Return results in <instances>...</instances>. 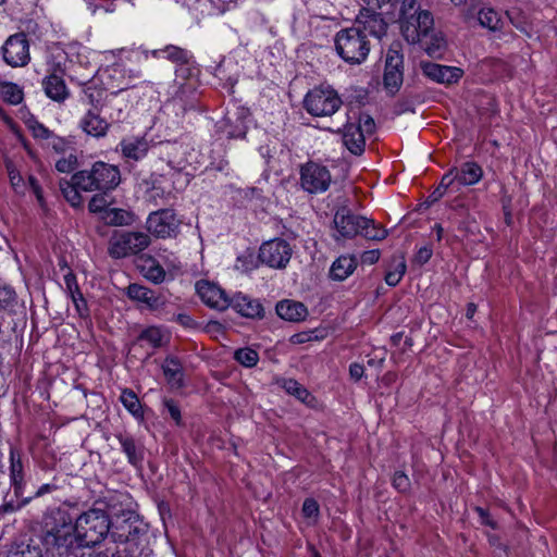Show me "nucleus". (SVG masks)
Instances as JSON below:
<instances>
[{
  "mask_svg": "<svg viewBox=\"0 0 557 557\" xmlns=\"http://www.w3.org/2000/svg\"><path fill=\"white\" fill-rule=\"evenodd\" d=\"M275 309L280 318L290 322L302 321L308 314L304 304L293 300H282L276 305Z\"/></svg>",
  "mask_w": 557,
  "mask_h": 557,
  "instance_id": "27",
  "label": "nucleus"
},
{
  "mask_svg": "<svg viewBox=\"0 0 557 557\" xmlns=\"http://www.w3.org/2000/svg\"><path fill=\"white\" fill-rule=\"evenodd\" d=\"M343 143L354 154L359 156L364 151L366 139L360 125L347 123L343 129Z\"/></svg>",
  "mask_w": 557,
  "mask_h": 557,
  "instance_id": "23",
  "label": "nucleus"
},
{
  "mask_svg": "<svg viewBox=\"0 0 557 557\" xmlns=\"http://www.w3.org/2000/svg\"><path fill=\"white\" fill-rule=\"evenodd\" d=\"M483 177V169L473 161H467L459 168H454L447 172L441 180L440 186L433 193L435 199L450 187L455 186H472L478 184Z\"/></svg>",
  "mask_w": 557,
  "mask_h": 557,
  "instance_id": "7",
  "label": "nucleus"
},
{
  "mask_svg": "<svg viewBox=\"0 0 557 557\" xmlns=\"http://www.w3.org/2000/svg\"><path fill=\"white\" fill-rule=\"evenodd\" d=\"M88 209L92 213H103L104 215L106 210H108L109 208H107L106 199L102 196L96 195L90 199L88 203Z\"/></svg>",
  "mask_w": 557,
  "mask_h": 557,
  "instance_id": "51",
  "label": "nucleus"
},
{
  "mask_svg": "<svg viewBox=\"0 0 557 557\" xmlns=\"http://www.w3.org/2000/svg\"><path fill=\"white\" fill-rule=\"evenodd\" d=\"M100 96V92L96 91L87 90L85 92V102L88 108L78 122L79 128L86 135L95 138L104 137L110 129V122L107 115H102L104 104Z\"/></svg>",
  "mask_w": 557,
  "mask_h": 557,
  "instance_id": "6",
  "label": "nucleus"
},
{
  "mask_svg": "<svg viewBox=\"0 0 557 557\" xmlns=\"http://www.w3.org/2000/svg\"><path fill=\"white\" fill-rule=\"evenodd\" d=\"M357 23L362 25V33H368L371 36L381 38L385 35L387 24L376 11L362 10L357 16Z\"/></svg>",
  "mask_w": 557,
  "mask_h": 557,
  "instance_id": "21",
  "label": "nucleus"
},
{
  "mask_svg": "<svg viewBox=\"0 0 557 557\" xmlns=\"http://www.w3.org/2000/svg\"><path fill=\"white\" fill-rule=\"evenodd\" d=\"M64 284L69 296L77 295L81 293L76 276L71 271L64 275Z\"/></svg>",
  "mask_w": 557,
  "mask_h": 557,
  "instance_id": "53",
  "label": "nucleus"
},
{
  "mask_svg": "<svg viewBox=\"0 0 557 557\" xmlns=\"http://www.w3.org/2000/svg\"><path fill=\"white\" fill-rule=\"evenodd\" d=\"M380 259V251L379 250H369L364 251L361 255V262L366 264H374Z\"/></svg>",
  "mask_w": 557,
  "mask_h": 557,
  "instance_id": "58",
  "label": "nucleus"
},
{
  "mask_svg": "<svg viewBox=\"0 0 557 557\" xmlns=\"http://www.w3.org/2000/svg\"><path fill=\"white\" fill-rule=\"evenodd\" d=\"M433 24L432 14L426 10H421L410 16H406L401 30L408 42L416 44L429 35L433 28Z\"/></svg>",
  "mask_w": 557,
  "mask_h": 557,
  "instance_id": "14",
  "label": "nucleus"
},
{
  "mask_svg": "<svg viewBox=\"0 0 557 557\" xmlns=\"http://www.w3.org/2000/svg\"><path fill=\"white\" fill-rule=\"evenodd\" d=\"M475 511L478 512V515L480 517V522L482 524L488 525L492 529L497 528L496 522L490 517V513L485 509H483L481 507H476Z\"/></svg>",
  "mask_w": 557,
  "mask_h": 557,
  "instance_id": "57",
  "label": "nucleus"
},
{
  "mask_svg": "<svg viewBox=\"0 0 557 557\" xmlns=\"http://www.w3.org/2000/svg\"><path fill=\"white\" fill-rule=\"evenodd\" d=\"M478 20L481 26L495 32L500 28L502 20L499 14L492 8H483L479 11Z\"/></svg>",
  "mask_w": 557,
  "mask_h": 557,
  "instance_id": "38",
  "label": "nucleus"
},
{
  "mask_svg": "<svg viewBox=\"0 0 557 557\" xmlns=\"http://www.w3.org/2000/svg\"><path fill=\"white\" fill-rule=\"evenodd\" d=\"M116 438L120 443L122 451L127 458V461L134 467L140 466L144 460L143 445L137 443V441L128 434L120 433L116 435Z\"/></svg>",
  "mask_w": 557,
  "mask_h": 557,
  "instance_id": "25",
  "label": "nucleus"
},
{
  "mask_svg": "<svg viewBox=\"0 0 557 557\" xmlns=\"http://www.w3.org/2000/svg\"><path fill=\"white\" fill-rule=\"evenodd\" d=\"M511 23L521 33H523L528 37H531V28L527 22H517L516 20L511 18Z\"/></svg>",
  "mask_w": 557,
  "mask_h": 557,
  "instance_id": "62",
  "label": "nucleus"
},
{
  "mask_svg": "<svg viewBox=\"0 0 557 557\" xmlns=\"http://www.w3.org/2000/svg\"><path fill=\"white\" fill-rule=\"evenodd\" d=\"M7 557H49V555L41 544V537H39L12 544Z\"/></svg>",
  "mask_w": 557,
  "mask_h": 557,
  "instance_id": "22",
  "label": "nucleus"
},
{
  "mask_svg": "<svg viewBox=\"0 0 557 557\" xmlns=\"http://www.w3.org/2000/svg\"><path fill=\"white\" fill-rule=\"evenodd\" d=\"M159 259L168 267L169 270H176L180 268V261L177 257L172 252H163L158 253Z\"/></svg>",
  "mask_w": 557,
  "mask_h": 557,
  "instance_id": "54",
  "label": "nucleus"
},
{
  "mask_svg": "<svg viewBox=\"0 0 557 557\" xmlns=\"http://www.w3.org/2000/svg\"><path fill=\"white\" fill-rule=\"evenodd\" d=\"M355 125L361 126V129L363 131V135L372 134L375 128L374 120L368 114L360 115L358 119V122L355 123Z\"/></svg>",
  "mask_w": 557,
  "mask_h": 557,
  "instance_id": "55",
  "label": "nucleus"
},
{
  "mask_svg": "<svg viewBox=\"0 0 557 557\" xmlns=\"http://www.w3.org/2000/svg\"><path fill=\"white\" fill-rule=\"evenodd\" d=\"M422 71L425 76L441 84L456 83L462 75V71L458 67L432 62L423 63Z\"/></svg>",
  "mask_w": 557,
  "mask_h": 557,
  "instance_id": "18",
  "label": "nucleus"
},
{
  "mask_svg": "<svg viewBox=\"0 0 557 557\" xmlns=\"http://www.w3.org/2000/svg\"><path fill=\"white\" fill-rule=\"evenodd\" d=\"M42 87L47 97L53 101H64L69 96V91L63 78L55 74H51L44 78Z\"/></svg>",
  "mask_w": 557,
  "mask_h": 557,
  "instance_id": "30",
  "label": "nucleus"
},
{
  "mask_svg": "<svg viewBox=\"0 0 557 557\" xmlns=\"http://www.w3.org/2000/svg\"><path fill=\"white\" fill-rule=\"evenodd\" d=\"M110 97L111 98H109V96H107V98L104 99V101H102V103L104 104V109L108 107L111 109V112H109L107 114V119L109 120L110 125H111L113 123L122 122L125 119V107L126 106L124 103H120L119 101H115L116 96H110Z\"/></svg>",
  "mask_w": 557,
  "mask_h": 557,
  "instance_id": "40",
  "label": "nucleus"
},
{
  "mask_svg": "<svg viewBox=\"0 0 557 557\" xmlns=\"http://www.w3.org/2000/svg\"><path fill=\"white\" fill-rule=\"evenodd\" d=\"M148 54L154 59L163 58L176 64H188L193 59L190 51L174 45H168L164 48L154 49L149 52L147 51L146 58H148Z\"/></svg>",
  "mask_w": 557,
  "mask_h": 557,
  "instance_id": "24",
  "label": "nucleus"
},
{
  "mask_svg": "<svg viewBox=\"0 0 557 557\" xmlns=\"http://www.w3.org/2000/svg\"><path fill=\"white\" fill-rule=\"evenodd\" d=\"M127 296L133 300L144 302L151 309L159 306V298L148 287L139 284H131L127 287Z\"/></svg>",
  "mask_w": 557,
  "mask_h": 557,
  "instance_id": "31",
  "label": "nucleus"
},
{
  "mask_svg": "<svg viewBox=\"0 0 557 557\" xmlns=\"http://www.w3.org/2000/svg\"><path fill=\"white\" fill-rule=\"evenodd\" d=\"M139 339L148 343L152 348H159L166 343L168 334L160 327L150 326L141 332Z\"/></svg>",
  "mask_w": 557,
  "mask_h": 557,
  "instance_id": "36",
  "label": "nucleus"
},
{
  "mask_svg": "<svg viewBox=\"0 0 557 557\" xmlns=\"http://www.w3.org/2000/svg\"><path fill=\"white\" fill-rule=\"evenodd\" d=\"M20 117L32 132L35 138L48 139L52 136V133L26 109L20 110Z\"/></svg>",
  "mask_w": 557,
  "mask_h": 557,
  "instance_id": "34",
  "label": "nucleus"
},
{
  "mask_svg": "<svg viewBox=\"0 0 557 557\" xmlns=\"http://www.w3.org/2000/svg\"><path fill=\"white\" fill-rule=\"evenodd\" d=\"M293 255L290 244L283 238L264 242L259 248L258 258L262 264L272 269H285Z\"/></svg>",
  "mask_w": 557,
  "mask_h": 557,
  "instance_id": "11",
  "label": "nucleus"
},
{
  "mask_svg": "<svg viewBox=\"0 0 557 557\" xmlns=\"http://www.w3.org/2000/svg\"><path fill=\"white\" fill-rule=\"evenodd\" d=\"M70 298L75 307L77 314L81 318L87 317L88 308H87V302H86L85 298L83 297V294L78 293L77 295L70 296Z\"/></svg>",
  "mask_w": 557,
  "mask_h": 557,
  "instance_id": "50",
  "label": "nucleus"
},
{
  "mask_svg": "<svg viewBox=\"0 0 557 557\" xmlns=\"http://www.w3.org/2000/svg\"><path fill=\"white\" fill-rule=\"evenodd\" d=\"M73 181L82 191L107 193L117 187L121 174L117 166L98 161L90 169L76 172Z\"/></svg>",
  "mask_w": 557,
  "mask_h": 557,
  "instance_id": "2",
  "label": "nucleus"
},
{
  "mask_svg": "<svg viewBox=\"0 0 557 557\" xmlns=\"http://www.w3.org/2000/svg\"><path fill=\"white\" fill-rule=\"evenodd\" d=\"M319 511V505L313 498L305 499L302 504V515L305 518L317 521Z\"/></svg>",
  "mask_w": 557,
  "mask_h": 557,
  "instance_id": "48",
  "label": "nucleus"
},
{
  "mask_svg": "<svg viewBox=\"0 0 557 557\" xmlns=\"http://www.w3.org/2000/svg\"><path fill=\"white\" fill-rule=\"evenodd\" d=\"M123 407L137 420L144 419V409L138 396L129 388H123L120 395Z\"/></svg>",
  "mask_w": 557,
  "mask_h": 557,
  "instance_id": "33",
  "label": "nucleus"
},
{
  "mask_svg": "<svg viewBox=\"0 0 557 557\" xmlns=\"http://www.w3.org/2000/svg\"><path fill=\"white\" fill-rule=\"evenodd\" d=\"M163 374L172 388H181L184 385V371L180 360L175 357L165 358L162 364Z\"/></svg>",
  "mask_w": 557,
  "mask_h": 557,
  "instance_id": "29",
  "label": "nucleus"
},
{
  "mask_svg": "<svg viewBox=\"0 0 557 557\" xmlns=\"http://www.w3.org/2000/svg\"><path fill=\"white\" fill-rule=\"evenodd\" d=\"M0 91L3 100L10 104L21 103L24 97L22 88L14 83L2 84L0 86Z\"/></svg>",
  "mask_w": 557,
  "mask_h": 557,
  "instance_id": "43",
  "label": "nucleus"
},
{
  "mask_svg": "<svg viewBox=\"0 0 557 557\" xmlns=\"http://www.w3.org/2000/svg\"><path fill=\"white\" fill-rule=\"evenodd\" d=\"M77 165V158L74 154L62 157L55 162V169L61 173H71Z\"/></svg>",
  "mask_w": 557,
  "mask_h": 557,
  "instance_id": "47",
  "label": "nucleus"
},
{
  "mask_svg": "<svg viewBox=\"0 0 557 557\" xmlns=\"http://www.w3.org/2000/svg\"><path fill=\"white\" fill-rule=\"evenodd\" d=\"M120 149L125 158L138 161L147 154L149 144L144 137H128L120 143Z\"/></svg>",
  "mask_w": 557,
  "mask_h": 557,
  "instance_id": "26",
  "label": "nucleus"
},
{
  "mask_svg": "<svg viewBox=\"0 0 557 557\" xmlns=\"http://www.w3.org/2000/svg\"><path fill=\"white\" fill-rule=\"evenodd\" d=\"M10 476L17 492L23 484V463L20 455L13 449L10 451Z\"/></svg>",
  "mask_w": 557,
  "mask_h": 557,
  "instance_id": "37",
  "label": "nucleus"
},
{
  "mask_svg": "<svg viewBox=\"0 0 557 557\" xmlns=\"http://www.w3.org/2000/svg\"><path fill=\"white\" fill-rule=\"evenodd\" d=\"M383 83L389 94L398 91L403 84V55L396 46L387 51Z\"/></svg>",
  "mask_w": 557,
  "mask_h": 557,
  "instance_id": "16",
  "label": "nucleus"
},
{
  "mask_svg": "<svg viewBox=\"0 0 557 557\" xmlns=\"http://www.w3.org/2000/svg\"><path fill=\"white\" fill-rule=\"evenodd\" d=\"M137 533V528H133L132 524L124 520L120 527H115L114 530L111 531V536L114 542H128L134 539V535Z\"/></svg>",
  "mask_w": 557,
  "mask_h": 557,
  "instance_id": "44",
  "label": "nucleus"
},
{
  "mask_svg": "<svg viewBox=\"0 0 557 557\" xmlns=\"http://www.w3.org/2000/svg\"><path fill=\"white\" fill-rule=\"evenodd\" d=\"M74 524L84 548L99 544L111 529L109 516L101 509H89L83 512Z\"/></svg>",
  "mask_w": 557,
  "mask_h": 557,
  "instance_id": "5",
  "label": "nucleus"
},
{
  "mask_svg": "<svg viewBox=\"0 0 557 557\" xmlns=\"http://www.w3.org/2000/svg\"><path fill=\"white\" fill-rule=\"evenodd\" d=\"M60 189L64 196V198L71 203L73 207H79L83 203V198L79 194L82 190L73 181H62L60 182Z\"/></svg>",
  "mask_w": 557,
  "mask_h": 557,
  "instance_id": "39",
  "label": "nucleus"
},
{
  "mask_svg": "<svg viewBox=\"0 0 557 557\" xmlns=\"http://www.w3.org/2000/svg\"><path fill=\"white\" fill-rule=\"evenodd\" d=\"M55 488L54 485H51V484H42L35 493V496L36 497H39V496H42L47 493H50L51 491H53Z\"/></svg>",
  "mask_w": 557,
  "mask_h": 557,
  "instance_id": "64",
  "label": "nucleus"
},
{
  "mask_svg": "<svg viewBox=\"0 0 557 557\" xmlns=\"http://www.w3.org/2000/svg\"><path fill=\"white\" fill-rule=\"evenodd\" d=\"M3 61L11 67H23L30 61L29 41L25 33L7 38L0 49Z\"/></svg>",
  "mask_w": 557,
  "mask_h": 557,
  "instance_id": "12",
  "label": "nucleus"
},
{
  "mask_svg": "<svg viewBox=\"0 0 557 557\" xmlns=\"http://www.w3.org/2000/svg\"><path fill=\"white\" fill-rule=\"evenodd\" d=\"M102 218L108 224L116 226L131 225L135 221V215L132 212L117 208L106 210V214Z\"/></svg>",
  "mask_w": 557,
  "mask_h": 557,
  "instance_id": "35",
  "label": "nucleus"
},
{
  "mask_svg": "<svg viewBox=\"0 0 557 557\" xmlns=\"http://www.w3.org/2000/svg\"><path fill=\"white\" fill-rule=\"evenodd\" d=\"M393 485L396 490L404 493L410 488V480L406 473L397 471L393 478Z\"/></svg>",
  "mask_w": 557,
  "mask_h": 557,
  "instance_id": "49",
  "label": "nucleus"
},
{
  "mask_svg": "<svg viewBox=\"0 0 557 557\" xmlns=\"http://www.w3.org/2000/svg\"><path fill=\"white\" fill-rule=\"evenodd\" d=\"M283 387L289 395L295 396L297 399L305 404H310L311 400L313 399L311 394L296 380H285L283 383Z\"/></svg>",
  "mask_w": 557,
  "mask_h": 557,
  "instance_id": "42",
  "label": "nucleus"
},
{
  "mask_svg": "<svg viewBox=\"0 0 557 557\" xmlns=\"http://www.w3.org/2000/svg\"><path fill=\"white\" fill-rule=\"evenodd\" d=\"M7 170L10 178V183L13 189L18 194H24L29 188L36 196L40 206H44V198L41 188L34 176H29L28 181L25 182L20 172L15 169L12 162H7Z\"/></svg>",
  "mask_w": 557,
  "mask_h": 557,
  "instance_id": "19",
  "label": "nucleus"
},
{
  "mask_svg": "<svg viewBox=\"0 0 557 557\" xmlns=\"http://www.w3.org/2000/svg\"><path fill=\"white\" fill-rule=\"evenodd\" d=\"M237 362L247 368H252L258 363L259 355L251 348H240L234 354Z\"/></svg>",
  "mask_w": 557,
  "mask_h": 557,
  "instance_id": "45",
  "label": "nucleus"
},
{
  "mask_svg": "<svg viewBox=\"0 0 557 557\" xmlns=\"http://www.w3.org/2000/svg\"><path fill=\"white\" fill-rule=\"evenodd\" d=\"M150 244V237L144 232L115 233L109 243V255L121 259L145 250Z\"/></svg>",
  "mask_w": 557,
  "mask_h": 557,
  "instance_id": "9",
  "label": "nucleus"
},
{
  "mask_svg": "<svg viewBox=\"0 0 557 557\" xmlns=\"http://www.w3.org/2000/svg\"><path fill=\"white\" fill-rule=\"evenodd\" d=\"M304 106L313 116H330L341 108L342 99L333 88L318 87L306 95Z\"/></svg>",
  "mask_w": 557,
  "mask_h": 557,
  "instance_id": "8",
  "label": "nucleus"
},
{
  "mask_svg": "<svg viewBox=\"0 0 557 557\" xmlns=\"http://www.w3.org/2000/svg\"><path fill=\"white\" fill-rule=\"evenodd\" d=\"M357 268V259L351 255L339 256L331 265L330 277L333 281H345Z\"/></svg>",
  "mask_w": 557,
  "mask_h": 557,
  "instance_id": "28",
  "label": "nucleus"
},
{
  "mask_svg": "<svg viewBox=\"0 0 557 557\" xmlns=\"http://www.w3.org/2000/svg\"><path fill=\"white\" fill-rule=\"evenodd\" d=\"M335 49L345 62L360 64L367 59L370 46L366 34L360 28L350 27L336 34Z\"/></svg>",
  "mask_w": 557,
  "mask_h": 557,
  "instance_id": "4",
  "label": "nucleus"
},
{
  "mask_svg": "<svg viewBox=\"0 0 557 557\" xmlns=\"http://www.w3.org/2000/svg\"><path fill=\"white\" fill-rule=\"evenodd\" d=\"M336 230L335 238H352L361 235L368 239L382 240L386 237V231L377 227L372 220L352 214L348 209L342 208L334 216Z\"/></svg>",
  "mask_w": 557,
  "mask_h": 557,
  "instance_id": "3",
  "label": "nucleus"
},
{
  "mask_svg": "<svg viewBox=\"0 0 557 557\" xmlns=\"http://www.w3.org/2000/svg\"><path fill=\"white\" fill-rule=\"evenodd\" d=\"M312 338H313L312 332H301V333L294 334L290 337V342L293 344H304V343L310 342Z\"/></svg>",
  "mask_w": 557,
  "mask_h": 557,
  "instance_id": "60",
  "label": "nucleus"
},
{
  "mask_svg": "<svg viewBox=\"0 0 557 557\" xmlns=\"http://www.w3.org/2000/svg\"><path fill=\"white\" fill-rule=\"evenodd\" d=\"M196 292L202 302L216 310H225L230 307V298L225 290L213 282L201 280L196 283Z\"/></svg>",
  "mask_w": 557,
  "mask_h": 557,
  "instance_id": "17",
  "label": "nucleus"
},
{
  "mask_svg": "<svg viewBox=\"0 0 557 557\" xmlns=\"http://www.w3.org/2000/svg\"><path fill=\"white\" fill-rule=\"evenodd\" d=\"M406 262L403 257L393 260L391 269L385 274V283L389 286H396L406 272Z\"/></svg>",
  "mask_w": 557,
  "mask_h": 557,
  "instance_id": "41",
  "label": "nucleus"
},
{
  "mask_svg": "<svg viewBox=\"0 0 557 557\" xmlns=\"http://www.w3.org/2000/svg\"><path fill=\"white\" fill-rule=\"evenodd\" d=\"M432 255H433L432 247L423 246V247L419 248V250L416 252L413 261L420 265L425 264L431 259Z\"/></svg>",
  "mask_w": 557,
  "mask_h": 557,
  "instance_id": "56",
  "label": "nucleus"
},
{
  "mask_svg": "<svg viewBox=\"0 0 557 557\" xmlns=\"http://www.w3.org/2000/svg\"><path fill=\"white\" fill-rule=\"evenodd\" d=\"M366 8L363 10L376 11L384 4L388 3L389 0H360Z\"/></svg>",
  "mask_w": 557,
  "mask_h": 557,
  "instance_id": "59",
  "label": "nucleus"
},
{
  "mask_svg": "<svg viewBox=\"0 0 557 557\" xmlns=\"http://www.w3.org/2000/svg\"><path fill=\"white\" fill-rule=\"evenodd\" d=\"M140 270L143 275L154 284H160L165 280V270L154 258H143Z\"/></svg>",
  "mask_w": 557,
  "mask_h": 557,
  "instance_id": "32",
  "label": "nucleus"
},
{
  "mask_svg": "<svg viewBox=\"0 0 557 557\" xmlns=\"http://www.w3.org/2000/svg\"><path fill=\"white\" fill-rule=\"evenodd\" d=\"M146 224L148 232L152 235L169 238L177 235L181 223L173 210L163 209L150 213Z\"/></svg>",
  "mask_w": 557,
  "mask_h": 557,
  "instance_id": "13",
  "label": "nucleus"
},
{
  "mask_svg": "<svg viewBox=\"0 0 557 557\" xmlns=\"http://www.w3.org/2000/svg\"><path fill=\"white\" fill-rule=\"evenodd\" d=\"M16 301V295L10 287H0V315L10 310Z\"/></svg>",
  "mask_w": 557,
  "mask_h": 557,
  "instance_id": "46",
  "label": "nucleus"
},
{
  "mask_svg": "<svg viewBox=\"0 0 557 557\" xmlns=\"http://www.w3.org/2000/svg\"><path fill=\"white\" fill-rule=\"evenodd\" d=\"M163 406L166 408L170 417L180 425L182 423L181 410L173 399H164Z\"/></svg>",
  "mask_w": 557,
  "mask_h": 557,
  "instance_id": "52",
  "label": "nucleus"
},
{
  "mask_svg": "<svg viewBox=\"0 0 557 557\" xmlns=\"http://www.w3.org/2000/svg\"><path fill=\"white\" fill-rule=\"evenodd\" d=\"M300 183L302 188L308 193H323L330 186L331 174L325 166L314 162H308L301 166Z\"/></svg>",
  "mask_w": 557,
  "mask_h": 557,
  "instance_id": "15",
  "label": "nucleus"
},
{
  "mask_svg": "<svg viewBox=\"0 0 557 557\" xmlns=\"http://www.w3.org/2000/svg\"><path fill=\"white\" fill-rule=\"evenodd\" d=\"M45 532L41 544L49 557H82L84 545L81 541L73 518L64 509L50 510L44 519Z\"/></svg>",
  "mask_w": 557,
  "mask_h": 557,
  "instance_id": "1",
  "label": "nucleus"
},
{
  "mask_svg": "<svg viewBox=\"0 0 557 557\" xmlns=\"http://www.w3.org/2000/svg\"><path fill=\"white\" fill-rule=\"evenodd\" d=\"M124 51H125L124 48H120V49H116V50H108V51H103L102 55H103L106 61H111L112 59H115L116 57H120Z\"/></svg>",
  "mask_w": 557,
  "mask_h": 557,
  "instance_id": "63",
  "label": "nucleus"
},
{
  "mask_svg": "<svg viewBox=\"0 0 557 557\" xmlns=\"http://www.w3.org/2000/svg\"><path fill=\"white\" fill-rule=\"evenodd\" d=\"M230 307L245 318L255 319L263 315V308L261 304L243 293L235 294L230 298Z\"/></svg>",
  "mask_w": 557,
  "mask_h": 557,
  "instance_id": "20",
  "label": "nucleus"
},
{
  "mask_svg": "<svg viewBox=\"0 0 557 557\" xmlns=\"http://www.w3.org/2000/svg\"><path fill=\"white\" fill-rule=\"evenodd\" d=\"M140 76L139 71L126 70L120 63L107 65L99 71L100 82L107 90H110V96H116L117 92L132 87L134 78Z\"/></svg>",
  "mask_w": 557,
  "mask_h": 557,
  "instance_id": "10",
  "label": "nucleus"
},
{
  "mask_svg": "<svg viewBox=\"0 0 557 557\" xmlns=\"http://www.w3.org/2000/svg\"><path fill=\"white\" fill-rule=\"evenodd\" d=\"M364 373V368L360 363H351L349 367V374L354 380H360Z\"/></svg>",
  "mask_w": 557,
  "mask_h": 557,
  "instance_id": "61",
  "label": "nucleus"
}]
</instances>
